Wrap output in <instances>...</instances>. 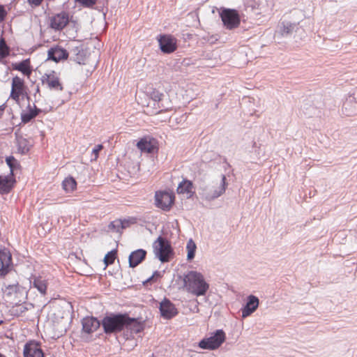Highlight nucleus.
Here are the masks:
<instances>
[{"label":"nucleus","mask_w":357,"mask_h":357,"mask_svg":"<svg viewBox=\"0 0 357 357\" xmlns=\"http://www.w3.org/2000/svg\"><path fill=\"white\" fill-rule=\"evenodd\" d=\"M13 258L10 250L0 249V277H4L13 269Z\"/></svg>","instance_id":"8"},{"label":"nucleus","mask_w":357,"mask_h":357,"mask_svg":"<svg viewBox=\"0 0 357 357\" xmlns=\"http://www.w3.org/2000/svg\"><path fill=\"white\" fill-rule=\"evenodd\" d=\"M150 98L155 102H160L164 97V94L158 90L153 89L149 92Z\"/></svg>","instance_id":"35"},{"label":"nucleus","mask_w":357,"mask_h":357,"mask_svg":"<svg viewBox=\"0 0 357 357\" xmlns=\"http://www.w3.org/2000/svg\"><path fill=\"white\" fill-rule=\"evenodd\" d=\"M69 22V15L66 12H61L52 17L50 27L54 30H62Z\"/></svg>","instance_id":"14"},{"label":"nucleus","mask_w":357,"mask_h":357,"mask_svg":"<svg viewBox=\"0 0 357 357\" xmlns=\"http://www.w3.org/2000/svg\"><path fill=\"white\" fill-rule=\"evenodd\" d=\"M226 335L223 330L218 329L208 337L201 340L198 346L203 349L215 350L219 348L225 341Z\"/></svg>","instance_id":"4"},{"label":"nucleus","mask_w":357,"mask_h":357,"mask_svg":"<svg viewBox=\"0 0 357 357\" xmlns=\"http://www.w3.org/2000/svg\"><path fill=\"white\" fill-rule=\"evenodd\" d=\"M17 146L18 153L22 155L26 154L30 150L29 140L22 137L17 138Z\"/></svg>","instance_id":"27"},{"label":"nucleus","mask_w":357,"mask_h":357,"mask_svg":"<svg viewBox=\"0 0 357 357\" xmlns=\"http://www.w3.org/2000/svg\"><path fill=\"white\" fill-rule=\"evenodd\" d=\"M186 250L188 251L187 255V260L188 261H192L195 256V252L197 250V245L195 243L192 241V238H190L186 245Z\"/></svg>","instance_id":"30"},{"label":"nucleus","mask_w":357,"mask_h":357,"mask_svg":"<svg viewBox=\"0 0 357 357\" xmlns=\"http://www.w3.org/2000/svg\"><path fill=\"white\" fill-rule=\"evenodd\" d=\"M3 323V320H0V325H1Z\"/></svg>","instance_id":"48"},{"label":"nucleus","mask_w":357,"mask_h":357,"mask_svg":"<svg viewBox=\"0 0 357 357\" xmlns=\"http://www.w3.org/2000/svg\"><path fill=\"white\" fill-rule=\"evenodd\" d=\"M127 313L112 312L107 314L101 321V326L106 335L125 332Z\"/></svg>","instance_id":"2"},{"label":"nucleus","mask_w":357,"mask_h":357,"mask_svg":"<svg viewBox=\"0 0 357 357\" xmlns=\"http://www.w3.org/2000/svg\"><path fill=\"white\" fill-rule=\"evenodd\" d=\"M193 183L191 181L184 178L177 188V192L178 194H187L188 197H191L194 193L192 191Z\"/></svg>","instance_id":"26"},{"label":"nucleus","mask_w":357,"mask_h":357,"mask_svg":"<svg viewBox=\"0 0 357 357\" xmlns=\"http://www.w3.org/2000/svg\"><path fill=\"white\" fill-rule=\"evenodd\" d=\"M121 219H116L108 225V229L113 232H121V229L120 226H121Z\"/></svg>","instance_id":"34"},{"label":"nucleus","mask_w":357,"mask_h":357,"mask_svg":"<svg viewBox=\"0 0 357 357\" xmlns=\"http://www.w3.org/2000/svg\"><path fill=\"white\" fill-rule=\"evenodd\" d=\"M159 310L161 316L166 319H170L178 314L174 304L166 298L160 302Z\"/></svg>","instance_id":"13"},{"label":"nucleus","mask_w":357,"mask_h":357,"mask_svg":"<svg viewBox=\"0 0 357 357\" xmlns=\"http://www.w3.org/2000/svg\"><path fill=\"white\" fill-rule=\"evenodd\" d=\"M259 298L254 296L250 295L247 298V301L241 309L242 317L245 318L251 315L259 306Z\"/></svg>","instance_id":"18"},{"label":"nucleus","mask_w":357,"mask_h":357,"mask_svg":"<svg viewBox=\"0 0 357 357\" xmlns=\"http://www.w3.org/2000/svg\"><path fill=\"white\" fill-rule=\"evenodd\" d=\"M0 357H6V356L0 352Z\"/></svg>","instance_id":"46"},{"label":"nucleus","mask_w":357,"mask_h":357,"mask_svg":"<svg viewBox=\"0 0 357 357\" xmlns=\"http://www.w3.org/2000/svg\"><path fill=\"white\" fill-rule=\"evenodd\" d=\"M62 186L66 192H72L77 188V181L73 177L69 176L63 181Z\"/></svg>","instance_id":"29"},{"label":"nucleus","mask_w":357,"mask_h":357,"mask_svg":"<svg viewBox=\"0 0 357 357\" xmlns=\"http://www.w3.org/2000/svg\"><path fill=\"white\" fill-rule=\"evenodd\" d=\"M82 325L84 333L91 334L99 328L101 321L94 317H86L82 320Z\"/></svg>","instance_id":"19"},{"label":"nucleus","mask_w":357,"mask_h":357,"mask_svg":"<svg viewBox=\"0 0 357 357\" xmlns=\"http://www.w3.org/2000/svg\"><path fill=\"white\" fill-rule=\"evenodd\" d=\"M158 43L161 52L165 54L173 53L177 49V40L171 35H160Z\"/></svg>","instance_id":"9"},{"label":"nucleus","mask_w":357,"mask_h":357,"mask_svg":"<svg viewBox=\"0 0 357 357\" xmlns=\"http://www.w3.org/2000/svg\"><path fill=\"white\" fill-rule=\"evenodd\" d=\"M219 14L223 25L227 29L232 30L239 26L241 17L236 10L222 8Z\"/></svg>","instance_id":"5"},{"label":"nucleus","mask_w":357,"mask_h":357,"mask_svg":"<svg viewBox=\"0 0 357 357\" xmlns=\"http://www.w3.org/2000/svg\"><path fill=\"white\" fill-rule=\"evenodd\" d=\"M153 252L162 263L169 261L174 257V250L170 242L165 237L159 236L153 243Z\"/></svg>","instance_id":"3"},{"label":"nucleus","mask_w":357,"mask_h":357,"mask_svg":"<svg viewBox=\"0 0 357 357\" xmlns=\"http://www.w3.org/2000/svg\"><path fill=\"white\" fill-rule=\"evenodd\" d=\"M41 82L43 84H47L50 90L61 91L63 89L60 79L54 71L43 75L41 78Z\"/></svg>","instance_id":"11"},{"label":"nucleus","mask_w":357,"mask_h":357,"mask_svg":"<svg viewBox=\"0 0 357 357\" xmlns=\"http://www.w3.org/2000/svg\"><path fill=\"white\" fill-rule=\"evenodd\" d=\"M27 109L28 112H23L21 114V120L23 123H29L42 112V110L38 108L35 105H33V108H32L30 105H28Z\"/></svg>","instance_id":"23"},{"label":"nucleus","mask_w":357,"mask_h":357,"mask_svg":"<svg viewBox=\"0 0 357 357\" xmlns=\"http://www.w3.org/2000/svg\"><path fill=\"white\" fill-rule=\"evenodd\" d=\"M43 0H28L29 4L33 6H39Z\"/></svg>","instance_id":"44"},{"label":"nucleus","mask_w":357,"mask_h":357,"mask_svg":"<svg viewBox=\"0 0 357 357\" xmlns=\"http://www.w3.org/2000/svg\"><path fill=\"white\" fill-rule=\"evenodd\" d=\"M226 162V164H227V165L228 167H230V165H229V163H227V162Z\"/></svg>","instance_id":"49"},{"label":"nucleus","mask_w":357,"mask_h":357,"mask_svg":"<svg viewBox=\"0 0 357 357\" xmlns=\"http://www.w3.org/2000/svg\"><path fill=\"white\" fill-rule=\"evenodd\" d=\"M174 195L166 191L156 192L155 195V205L163 211H168L174 202Z\"/></svg>","instance_id":"7"},{"label":"nucleus","mask_w":357,"mask_h":357,"mask_svg":"<svg viewBox=\"0 0 357 357\" xmlns=\"http://www.w3.org/2000/svg\"><path fill=\"white\" fill-rule=\"evenodd\" d=\"M227 185L228 183L227 182L225 175L222 174L220 185L218 187L214 188L213 190H210L205 193L206 199L212 201L220 197L222 194L225 193Z\"/></svg>","instance_id":"15"},{"label":"nucleus","mask_w":357,"mask_h":357,"mask_svg":"<svg viewBox=\"0 0 357 357\" xmlns=\"http://www.w3.org/2000/svg\"><path fill=\"white\" fill-rule=\"evenodd\" d=\"M7 15V11L5 9L3 5L0 4V22H2L5 20Z\"/></svg>","instance_id":"42"},{"label":"nucleus","mask_w":357,"mask_h":357,"mask_svg":"<svg viewBox=\"0 0 357 357\" xmlns=\"http://www.w3.org/2000/svg\"><path fill=\"white\" fill-rule=\"evenodd\" d=\"M6 107V103L0 105V119L2 117Z\"/></svg>","instance_id":"45"},{"label":"nucleus","mask_w":357,"mask_h":357,"mask_svg":"<svg viewBox=\"0 0 357 357\" xmlns=\"http://www.w3.org/2000/svg\"><path fill=\"white\" fill-rule=\"evenodd\" d=\"M6 162L10 168V174L8 175L15 177V172L21 167L20 162L12 155L6 158Z\"/></svg>","instance_id":"28"},{"label":"nucleus","mask_w":357,"mask_h":357,"mask_svg":"<svg viewBox=\"0 0 357 357\" xmlns=\"http://www.w3.org/2000/svg\"><path fill=\"white\" fill-rule=\"evenodd\" d=\"M84 8H93L96 5L97 0H75Z\"/></svg>","instance_id":"36"},{"label":"nucleus","mask_w":357,"mask_h":357,"mask_svg":"<svg viewBox=\"0 0 357 357\" xmlns=\"http://www.w3.org/2000/svg\"><path fill=\"white\" fill-rule=\"evenodd\" d=\"M20 289L18 283L13 284H8L6 286V290H8V295L11 294L13 292H17Z\"/></svg>","instance_id":"39"},{"label":"nucleus","mask_w":357,"mask_h":357,"mask_svg":"<svg viewBox=\"0 0 357 357\" xmlns=\"http://www.w3.org/2000/svg\"><path fill=\"white\" fill-rule=\"evenodd\" d=\"M126 326L125 330L126 331V335L127 339L132 337L133 334H137L141 333L144 328V324L141 322L138 319L131 318L128 314H126Z\"/></svg>","instance_id":"10"},{"label":"nucleus","mask_w":357,"mask_h":357,"mask_svg":"<svg viewBox=\"0 0 357 357\" xmlns=\"http://www.w3.org/2000/svg\"><path fill=\"white\" fill-rule=\"evenodd\" d=\"M71 58L79 64H85L86 60L88 59L89 52L87 48L84 47V45L75 47L71 50Z\"/></svg>","instance_id":"17"},{"label":"nucleus","mask_w":357,"mask_h":357,"mask_svg":"<svg viewBox=\"0 0 357 357\" xmlns=\"http://www.w3.org/2000/svg\"><path fill=\"white\" fill-rule=\"evenodd\" d=\"M121 222L122 223L121 226H120L121 230L126 229L130 226V224L133 223L134 221L130 219H123L121 220Z\"/></svg>","instance_id":"41"},{"label":"nucleus","mask_w":357,"mask_h":357,"mask_svg":"<svg viewBox=\"0 0 357 357\" xmlns=\"http://www.w3.org/2000/svg\"><path fill=\"white\" fill-rule=\"evenodd\" d=\"M183 282L186 290L196 296H204L209 289L203 275L195 271H190L184 275Z\"/></svg>","instance_id":"1"},{"label":"nucleus","mask_w":357,"mask_h":357,"mask_svg":"<svg viewBox=\"0 0 357 357\" xmlns=\"http://www.w3.org/2000/svg\"><path fill=\"white\" fill-rule=\"evenodd\" d=\"M23 88L24 80L18 76L14 77L12 80V89H15L16 91L23 92Z\"/></svg>","instance_id":"33"},{"label":"nucleus","mask_w":357,"mask_h":357,"mask_svg":"<svg viewBox=\"0 0 357 357\" xmlns=\"http://www.w3.org/2000/svg\"><path fill=\"white\" fill-rule=\"evenodd\" d=\"M117 255V251L116 250H113L109 252L104 257V264L105 265L106 268L109 265L112 264L114 262L115 259L116 258Z\"/></svg>","instance_id":"32"},{"label":"nucleus","mask_w":357,"mask_h":357,"mask_svg":"<svg viewBox=\"0 0 357 357\" xmlns=\"http://www.w3.org/2000/svg\"><path fill=\"white\" fill-rule=\"evenodd\" d=\"M24 357H45L40 343L35 340L26 342L23 351Z\"/></svg>","instance_id":"12"},{"label":"nucleus","mask_w":357,"mask_h":357,"mask_svg":"<svg viewBox=\"0 0 357 357\" xmlns=\"http://www.w3.org/2000/svg\"><path fill=\"white\" fill-rule=\"evenodd\" d=\"M162 274L161 273V272L158 271H155L153 275L149 278L144 282V284H146L147 282H154V281H156L158 278H162Z\"/></svg>","instance_id":"38"},{"label":"nucleus","mask_w":357,"mask_h":357,"mask_svg":"<svg viewBox=\"0 0 357 357\" xmlns=\"http://www.w3.org/2000/svg\"><path fill=\"white\" fill-rule=\"evenodd\" d=\"M301 109L304 114L308 117L312 116L315 114L317 109L314 107L310 106V107H306L305 105L301 106Z\"/></svg>","instance_id":"37"},{"label":"nucleus","mask_w":357,"mask_h":357,"mask_svg":"<svg viewBox=\"0 0 357 357\" xmlns=\"http://www.w3.org/2000/svg\"><path fill=\"white\" fill-rule=\"evenodd\" d=\"M36 93L39 92V87L37 86V89H36Z\"/></svg>","instance_id":"47"},{"label":"nucleus","mask_w":357,"mask_h":357,"mask_svg":"<svg viewBox=\"0 0 357 357\" xmlns=\"http://www.w3.org/2000/svg\"><path fill=\"white\" fill-rule=\"evenodd\" d=\"M10 54V47L3 37L0 38V59H5Z\"/></svg>","instance_id":"31"},{"label":"nucleus","mask_w":357,"mask_h":357,"mask_svg":"<svg viewBox=\"0 0 357 357\" xmlns=\"http://www.w3.org/2000/svg\"><path fill=\"white\" fill-rule=\"evenodd\" d=\"M22 93V91H16L15 89H12L11 93H10V98L14 99L16 101H18L20 96Z\"/></svg>","instance_id":"40"},{"label":"nucleus","mask_w":357,"mask_h":357,"mask_svg":"<svg viewBox=\"0 0 357 357\" xmlns=\"http://www.w3.org/2000/svg\"><path fill=\"white\" fill-rule=\"evenodd\" d=\"M12 68L13 70H18L25 75H29L31 73L29 59H24L19 63H13Z\"/></svg>","instance_id":"25"},{"label":"nucleus","mask_w":357,"mask_h":357,"mask_svg":"<svg viewBox=\"0 0 357 357\" xmlns=\"http://www.w3.org/2000/svg\"><path fill=\"white\" fill-rule=\"evenodd\" d=\"M31 287L36 288L42 295L47 294V282L40 276H34L30 280Z\"/></svg>","instance_id":"24"},{"label":"nucleus","mask_w":357,"mask_h":357,"mask_svg":"<svg viewBox=\"0 0 357 357\" xmlns=\"http://www.w3.org/2000/svg\"><path fill=\"white\" fill-rule=\"evenodd\" d=\"M147 252L142 248L131 252L128 257V263L130 268H135L146 259Z\"/></svg>","instance_id":"20"},{"label":"nucleus","mask_w":357,"mask_h":357,"mask_svg":"<svg viewBox=\"0 0 357 357\" xmlns=\"http://www.w3.org/2000/svg\"><path fill=\"white\" fill-rule=\"evenodd\" d=\"M278 33L283 37H287L295 33L294 37L303 38L305 36L304 29L299 26V23L282 21L278 24Z\"/></svg>","instance_id":"6"},{"label":"nucleus","mask_w":357,"mask_h":357,"mask_svg":"<svg viewBox=\"0 0 357 357\" xmlns=\"http://www.w3.org/2000/svg\"><path fill=\"white\" fill-rule=\"evenodd\" d=\"M68 56V52L58 45L51 47L47 52V59L56 63L67 59Z\"/></svg>","instance_id":"16"},{"label":"nucleus","mask_w":357,"mask_h":357,"mask_svg":"<svg viewBox=\"0 0 357 357\" xmlns=\"http://www.w3.org/2000/svg\"><path fill=\"white\" fill-rule=\"evenodd\" d=\"M103 146L102 144L96 145L92 150V153L95 155V158H97L99 152L102 149Z\"/></svg>","instance_id":"43"},{"label":"nucleus","mask_w":357,"mask_h":357,"mask_svg":"<svg viewBox=\"0 0 357 357\" xmlns=\"http://www.w3.org/2000/svg\"><path fill=\"white\" fill-rule=\"evenodd\" d=\"M16 181L15 177L10 175H0V194L7 195L14 188Z\"/></svg>","instance_id":"21"},{"label":"nucleus","mask_w":357,"mask_h":357,"mask_svg":"<svg viewBox=\"0 0 357 357\" xmlns=\"http://www.w3.org/2000/svg\"><path fill=\"white\" fill-rule=\"evenodd\" d=\"M137 148L142 151L148 153H153L158 151L156 141L155 139H141L137 144Z\"/></svg>","instance_id":"22"}]
</instances>
